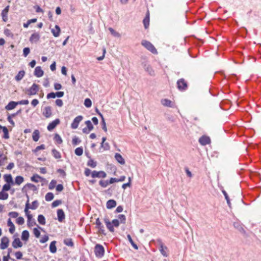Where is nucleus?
I'll return each instance as SVG.
<instances>
[{"label": "nucleus", "instance_id": "obj_1", "mask_svg": "<svg viewBox=\"0 0 261 261\" xmlns=\"http://www.w3.org/2000/svg\"><path fill=\"white\" fill-rule=\"evenodd\" d=\"M141 44L151 53L153 54H158L157 50L150 42L143 40L141 42Z\"/></svg>", "mask_w": 261, "mask_h": 261}, {"label": "nucleus", "instance_id": "obj_2", "mask_svg": "<svg viewBox=\"0 0 261 261\" xmlns=\"http://www.w3.org/2000/svg\"><path fill=\"white\" fill-rule=\"evenodd\" d=\"M39 90V86L34 83L31 87L25 89V93L29 96L36 95Z\"/></svg>", "mask_w": 261, "mask_h": 261}, {"label": "nucleus", "instance_id": "obj_3", "mask_svg": "<svg viewBox=\"0 0 261 261\" xmlns=\"http://www.w3.org/2000/svg\"><path fill=\"white\" fill-rule=\"evenodd\" d=\"M177 87L179 91L183 92L187 90L188 86L187 82L183 78L179 79L177 81Z\"/></svg>", "mask_w": 261, "mask_h": 261}, {"label": "nucleus", "instance_id": "obj_4", "mask_svg": "<svg viewBox=\"0 0 261 261\" xmlns=\"http://www.w3.org/2000/svg\"><path fill=\"white\" fill-rule=\"evenodd\" d=\"M95 255L97 257H102L105 254V249L102 245L97 244L94 247Z\"/></svg>", "mask_w": 261, "mask_h": 261}, {"label": "nucleus", "instance_id": "obj_5", "mask_svg": "<svg viewBox=\"0 0 261 261\" xmlns=\"http://www.w3.org/2000/svg\"><path fill=\"white\" fill-rule=\"evenodd\" d=\"M158 242L159 244L160 245V251L161 252V253L165 257H167L168 254L166 251V250H167V247L164 245L162 240L161 239L158 240Z\"/></svg>", "mask_w": 261, "mask_h": 261}, {"label": "nucleus", "instance_id": "obj_6", "mask_svg": "<svg viewBox=\"0 0 261 261\" xmlns=\"http://www.w3.org/2000/svg\"><path fill=\"white\" fill-rule=\"evenodd\" d=\"M96 227L98 229L99 233L106 235L105 230L103 225L100 222L99 218H97L95 221Z\"/></svg>", "mask_w": 261, "mask_h": 261}, {"label": "nucleus", "instance_id": "obj_7", "mask_svg": "<svg viewBox=\"0 0 261 261\" xmlns=\"http://www.w3.org/2000/svg\"><path fill=\"white\" fill-rule=\"evenodd\" d=\"M83 116L79 115L76 117L71 124L72 129H76L78 127L80 122L83 120Z\"/></svg>", "mask_w": 261, "mask_h": 261}, {"label": "nucleus", "instance_id": "obj_8", "mask_svg": "<svg viewBox=\"0 0 261 261\" xmlns=\"http://www.w3.org/2000/svg\"><path fill=\"white\" fill-rule=\"evenodd\" d=\"M91 176L93 178L98 177V178H105L107 176V174L103 171H93L91 173Z\"/></svg>", "mask_w": 261, "mask_h": 261}, {"label": "nucleus", "instance_id": "obj_9", "mask_svg": "<svg viewBox=\"0 0 261 261\" xmlns=\"http://www.w3.org/2000/svg\"><path fill=\"white\" fill-rule=\"evenodd\" d=\"M199 142L202 145H206L211 143L210 138L206 136H202L199 139Z\"/></svg>", "mask_w": 261, "mask_h": 261}, {"label": "nucleus", "instance_id": "obj_10", "mask_svg": "<svg viewBox=\"0 0 261 261\" xmlns=\"http://www.w3.org/2000/svg\"><path fill=\"white\" fill-rule=\"evenodd\" d=\"M9 244V240L7 237H3L1 239V242L0 244V248L1 249H5L7 248Z\"/></svg>", "mask_w": 261, "mask_h": 261}, {"label": "nucleus", "instance_id": "obj_11", "mask_svg": "<svg viewBox=\"0 0 261 261\" xmlns=\"http://www.w3.org/2000/svg\"><path fill=\"white\" fill-rule=\"evenodd\" d=\"M60 121L59 119H56L55 120L49 123L47 127L48 130L51 131L53 130L57 126V125L60 123Z\"/></svg>", "mask_w": 261, "mask_h": 261}, {"label": "nucleus", "instance_id": "obj_12", "mask_svg": "<svg viewBox=\"0 0 261 261\" xmlns=\"http://www.w3.org/2000/svg\"><path fill=\"white\" fill-rule=\"evenodd\" d=\"M27 188L30 189L33 191H37V187L31 183H28L22 189V192L23 193H26L27 192Z\"/></svg>", "mask_w": 261, "mask_h": 261}, {"label": "nucleus", "instance_id": "obj_13", "mask_svg": "<svg viewBox=\"0 0 261 261\" xmlns=\"http://www.w3.org/2000/svg\"><path fill=\"white\" fill-rule=\"evenodd\" d=\"M44 71L40 66H37L34 70V74L37 77H40L43 75Z\"/></svg>", "mask_w": 261, "mask_h": 261}, {"label": "nucleus", "instance_id": "obj_14", "mask_svg": "<svg viewBox=\"0 0 261 261\" xmlns=\"http://www.w3.org/2000/svg\"><path fill=\"white\" fill-rule=\"evenodd\" d=\"M57 216L58 220L60 222H62L65 219V215L62 209H58L57 210Z\"/></svg>", "mask_w": 261, "mask_h": 261}, {"label": "nucleus", "instance_id": "obj_15", "mask_svg": "<svg viewBox=\"0 0 261 261\" xmlns=\"http://www.w3.org/2000/svg\"><path fill=\"white\" fill-rule=\"evenodd\" d=\"M4 180L6 184L14 185V181L13 180L12 176L10 174H5L4 175Z\"/></svg>", "mask_w": 261, "mask_h": 261}, {"label": "nucleus", "instance_id": "obj_16", "mask_svg": "<svg viewBox=\"0 0 261 261\" xmlns=\"http://www.w3.org/2000/svg\"><path fill=\"white\" fill-rule=\"evenodd\" d=\"M22 243L20 241L19 238H15L12 242V246L14 248H20L22 246Z\"/></svg>", "mask_w": 261, "mask_h": 261}, {"label": "nucleus", "instance_id": "obj_17", "mask_svg": "<svg viewBox=\"0 0 261 261\" xmlns=\"http://www.w3.org/2000/svg\"><path fill=\"white\" fill-rule=\"evenodd\" d=\"M9 6H7L2 11V16L4 21H7L8 20V13L9 10Z\"/></svg>", "mask_w": 261, "mask_h": 261}, {"label": "nucleus", "instance_id": "obj_18", "mask_svg": "<svg viewBox=\"0 0 261 261\" xmlns=\"http://www.w3.org/2000/svg\"><path fill=\"white\" fill-rule=\"evenodd\" d=\"M104 222L106 223V225L107 226V228L111 232H114V228L113 227V225H112V222H111L109 219L107 218H106L104 219Z\"/></svg>", "mask_w": 261, "mask_h": 261}, {"label": "nucleus", "instance_id": "obj_19", "mask_svg": "<svg viewBox=\"0 0 261 261\" xmlns=\"http://www.w3.org/2000/svg\"><path fill=\"white\" fill-rule=\"evenodd\" d=\"M43 114L46 118H49L52 115L51 107H46L44 109Z\"/></svg>", "mask_w": 261, "mask_h": 261}, {"label": "nucleus", "instance_id": "obj_20", "mask_svg": "<svg viewBox=\"0 0 261 261\" xmlns=\"http://www.w3.org/2000/svg\"><path fill=\"white\" fill-rule=\"evenodd\" d=\"M51 33L55 37H59L61 32L60 28L59 25H56L55 29H53L51 30Z\"/></svg>", "mask_w": 261, "mask_h": 261}, {"label": "nucleus", "instance_id": "obj_21", "mask_svg": "<svg viewBox=\"0 0 261 261\" xmlns=\"http://www.w3.org/2000/svg\"><path fill=\"white\" fill-rule=\"evenodd\" d=\"M40 39V35L37 33H35L32 34L30 38V41L31 42H37Z\"/></svg>", "mask_w": 261, "mask_h": 261}, {"label": "nucleus", "instance_id": "obj_22", "mask_svg": "<svg viewBox=\"0 0 261 261\" xmlns=\"http://www.w3.org/2000/svg\"><path fill=\"white\" fill-rule=\"evenodd\" d=\"M7 225H8V226L10 227V228L9 229V232L11 234H13L14 232V231H15V225H14L13 223L11 221V220L10 218H9L8 220Z\"/></svg>", "mask_w": 261, "mask_h": 261}, {"label": "nucleus", "instance_id": "obj_23", "mask_svg": "<svg viewBox=\"0 0 261 261\" xmlns=\"http://www.w3.org/2000/svg\"><path fill=\"white\" fill-rule=\"evenodd\" d=\"M116 206V201L113 199L109 200L106 204L108 209H111Z\"/></svg>", "mask_w": 261, "mask_h": 261}, {"label": "nucleus", "instance_id": "obj_24", "mask_svg": "<svg viewBox=\"0 0 261 261\" xmlns=\"http://www.w3.org/2000/svg\"><path fill=\"white\" fill-rule=\"evenodd\" d=\"M115 158L116 161L121 165H124L125 164L124 159L120 154L116 153L115 154Z\"/></svg>", "mask_w": 261, "mask_h": 261}, {"label": "nucleus", "instance_id": "obj_25", "mask_svg": "<svg viewBox=\"0 0 261 261\" xmlns=\"http://www.w3.org/2000/svg\"><path fill=\"white\" fill-rule=\"evenodd\" d=\"M17 105H18L17 102L12 101L8 103V104L6 106L5 109L7 110H11L14 109Z\"/></svg>", "mask_w": 261, "mask_h": 261}, {"label": "nucleus", "instance_id": "obj_26", "mask_svg": "<svg viewBox=\"0 0 261 261\" xmlns=\"http://www.w3.org/2000/svg\"><path fill=\"white\" fill-rule=\"evenodd\" d=\"M106 139V137H102V142L101 143V147L103 148L105 150H108L110 149V147L108 143H105Z\"/></svg>", "mask_w": 261, "mask_h": 261}, {"label": "nucleus", "instance_id": "obj_27", "mask_svg": "<svg viewBox=\"0 0 261 261\" xmlns=\"http://www.w3.org/2000/svg\"><path fill=\"white\" fill-rule=\"evenodd\" d=\"M39 137H40V132H39V130L35 129L34 131V132L33 133V135H32V138H33V141H34L35 142H37L39 139Z\"/></svg>", "mask_w": 261, "mask_h": 261}, {"label": "nucleus", "instance_id": "obj_28", "mask_svg": "<svg viewBox=\"0 0 261 261\" xmlns=\"http://www.w3.org/2000/svg\"><path fill=\"white\" fill-rule=\"evenodd\" d=\"M56 241H52L49 245V251L52 253H55L57 252V247L56 246Z\"/></svg>", "mask_w": 261, "mask_h": 261}, {"label": "nucleus", "instance_id": "obj_29", "mask_svg": "<svg viewBox=\"0 0 261 261\" xmlns=\"http://www.w3.org/2000/svg\"><path fill=\"white\" fill-rule=\"evenodd\" d=\"M143 24L144 28L146 29L148 28L149 25V12L147 13L145 17L143 19Z\"/></svg>", "mask_w": 261, "mask_h": 261}, {"label": "nucleus", "instance_id": "obj_30", "mask_svg": "<svg viewBox=\"0 0 261 261\" xmlns=\"http://www.w3.org/2000/svg\"><path fill=\"white\" fill-rule=\"evenodd\" d=\"M161 103L163 106H166V107H170V108L173 107V106L172 105L171 101L170 100H169V99H162Z\"/></svg>", "mask_w": 261, "mask_h": 261}, {"label": "nucleus", "instance_id": "obj_31", "mask_svg": "<svg viewBox=\"0 0 261 261\" xmlns=\"http://www.w3.org/2000/svg\"><path fill=\"white\" fill-rule=\"evenodd\" d=\"M25 74V71L24 70H21L19 71L18 74L15 76V79L17 81H20L22 79Z\"/></svg>", "mask_w": 261, "mask_h": 261}, {"label": "nucleus", "instance_id": "obj_32", "mask_svg": "<svg viewBox=\"0 0 261 261\" xmlns=\"http://www.w3.org/2000/svg\"><path fill=\"white\" fill-rule=\"evenodd\" d=\"M24 181V178L21 176H17L15 177L14 185H20Z\"/></svg>", "mask_w": 261, "mask_h": 261}, {"label": "nucleus", "instance_id": "obj_33", "mask_svg": "<svg viewBox=\"0 0 261 261\" xmlns=\"http://www.w3.org/2000/svg\"><path fill=\"white\" fill-rule=\"evenodd\" d=\"M29 238V232L28 230H23L21 234V239L23 241H27L28 240Z\"/></svg>", "mask_w": 261, "mask_h": 261}, {"label": "nucleus", "instance_id": "obj_34", "mask_svg": "<svg viewBox=\"0 0 261 261\" xmlns=\"http://www.w3.org/2000/svg\"><path fill=\"white\" fill-rule=\"evenodd\" d=\"M63 243L65 245L70 247H73L74 246V243L72 241V240L70 238H67L64 240Z\"/></svg>", "mask_w": 261, "mask_h": 261}, {"label": "nucleus", "instance_id": "obj_35", "mask_svg": "<svg viewBox=\"0 0 261 261\" xmlns=\"http://www.w3.org/2000/svg\"><path fill=\"white\" fill-rule=\"evenodd\" d=\"M52 154L54 157L56 159H59L61 158V153L59 151H58L56 149H53L51 151Z\"/></svg>", "mask_w": 261, "mask_h": 261}, {"label": "nucleus", "instance_id": "obj_36", "mask_svg": "<svg viewBox=\"0 0 261 261\" xmlns=\"http://www.w3.org/2000/svg\"><path fill=\"white\" fill-rule=\"evenodd\" d=\"M7 160V156L3 154V153L0 151V166L4 165L5 161Z\"/></svg>", "mask_w": 261, "mask_h": 261}, {"label": "nucleus", "instance_id": "obj_37", "mask_svg": "<svg viewBox=\"0 0 261 261\" xmlns=\"http://www.w3.org/2000/svg\"><path fill=\"white\" fill-rule=\"evenodd\" d=\"M38 221L41 225L45 224V218L42 215H39L38 216Z\"/></svg>", "mask_w": 261, "mask_h": 261}, {"label": "nucleus", "instance_id": "obj_38", "mask_svg": "<svg viewBox=\"0 0 261 261\" xmlns=\"http://www.w3.org/2000/svg\"><path fill=\"white\" fill-rule=\"evenodd\" d=\"M9 195L7 193L2 191L0 192V200H6L8 198Z\"/></svg>", "mask_w": 261, "mask_h": 261}, {"label": "nucleus", "instance_id": "obj_39", "mask_svg": "<svg viewBox=\"0 0 261 261\" xmlns=\"http://www.w3.org/2000/svg\"><path fill=\"white\" fill-rule=\"evenodd\" d=\"M54 139L58 144H61L63 142L61 137L58 134L55 135Z\"/></svg>", "mask_w": 261, "mask_h": 261}, {"label": "nucleus", "instance_id": "obj_40", "mask_svg": "<svg viewBox=\"0 0 261 261\" xmlns=\"http://www.w3.org/2000/svg\"><path fill=\"white\" fill-rule=\"evenodd\" d=\"M54 195L51 192L47 193L45 196V200L47 201H50L54 199Z\"/></svg>", "mask_w": 261, "mask_h": 261}, {"label": "nucleus", "instance_id": "obj_41", "mask_svg": "<svg viewBox=\"0 0 261 261\" xmlns=\"http://www.w3.org/2000/svg\"><path fill=\"white\" fill-rule=\"evenodd\" d=\"M127 238L129 242L131 244V245L133 246V247L135 249L137 250L138 249V247L137 245L133 241V239H132V237H131L130 235V234H127Z\"/></svg>", "mask_w": 261, "mask_h": 261}, {"label": "nucleus", "instance_id": "obj_42", "mask_svg": "<svg viewBox=\"0 0 261 261\" xmlns=\"http://www.w3.org/2000/svg\"><path fill=\"white\" fill-rule=\"evenodd\" d=\"M87 165L92 168H95L97 165V163L95 162L93 159H90L87 162Z\"/></svg>", "mask_w": 261, "mask_h": 261}, {"label": "nucleus", "instance_id": "obj_43", "mask_svg": "<svg viewBox=\"0 0 261 261\" xmlns=\"http://www.w3.org/2000/svg\"><path fill=\"white\" fill-rule=\"evenodd\" d=\"M145 71L151 76H154L155 75L154 71L150 65H147V68H146Z\"/></svg>", "mask_w": 261, "mask_h": 261}, {"label": "nucleus", "instance_id": "obj_44", "mask_svg": "<svg viewBox=\"0 0 261 261\" xmlns=\"http://www.w3.org/2000/svg\"><path fill=\"white\" fill-rule=\"evenodd\" d=\"M2 130L4 133L3 138L6 139H9V135L8 128L6 126H4V128Z\"/></svg>", "mask_w": 261, "mask_h": 261}, {"label": "nucleus", "instance_id": "obj_45", "mask_svg": "<svg viewBox=\"0 0 261 261\" xmlns=\"http://www.w3.org/2000/svg\"><path fill=\"white\" fill-rule=\"evenodd\" d=\"M118 218L120 222L122 224H125L126 221V217L124 215L120 214L118 216Z\"/></svg>", "mask_w": 261, "mask_h": 261}, {"label": "nucleus", "instance_id": "obj_46", "mask_svg": "<svg viewBox=\"0 0 261 261\" xmlns=\"http://www.w3.org/2000/svg\"><path fill=\"white\" fill-rule=\"evenodd\" d=\"M109 31L110 32L111 34L114 36V37H119L120 36V35L119 33L115 31L113 28H109Z\"/></svg>", "mask_w": 261, "mask_h": 261}, {"label": "nucleus", "instance_id": "obj_47", "mask_svg": "<svg viewBox=\"0 0 261 261\" xmlns=\"http://www.w3.org/2000/svg\"><path fill=\"white\" fill-rule=\"evenodd\" d=\"M81 142V140L76 136H74L72 140V143L73 145H77Z\"/></svg>", "mask_w": 261, "mask_h": 261}, {"label": "nucleus", "instance_id": "obj_48", "mask_svg": "<svg viewBox=\"0 0 261 261\" xmlns=\"http://www.w3.org/2000/svg\"><path fill=\"white\" fill-rule=\"evenodd\" d=\"M11 186H13V185L6 184H5L2 188V190L3 192L8 191L11 189Z\"/></svg>", "mask_w": 261, "mask_h": 261}, {"label": "nucleus", "instance_id": "obj_49", "mask_svg": "<svg viewBox=\"0 0 261 261\" xmlns=\"http://www.w3.org/2000/svg\"><path fill=\"white\" fill-rule=\"evenodd\" d=\"M75 154L76 155L81 156L83 153V149L82 147H77L75 149Z\"/></svg>", "mask_w": 261, "mask_h": 261}, {"label": "nucleus", "instance_id": "obj_50", "mask_svg": "<svg viewBox=\"0 0 261 261\" xmlns=\"http://www.w3.org/2000/svg\"><path fill=\"white\" fill-rule=\"evenodd\" d=\"M42 177L40 176L39 175L36 174L33 175V176L31 177V179L32 181L38 182L39 181L38 179H41Z\"/></svg>", "mask_w": 261, "mask_h": 261}, {"label": "nucleus", "instance_id": "obj_51", "mask_svg": "<svg viewBox=\"0 0 261 261\" xmlns=\"http://www.w3.org/2000/svg\"><path fill=\"white\" fill-rule=\"evenodd\" d=\"M84 105L87 108L91 107L92 106L91 100L88 98H86L84 101Z\"/></svg>", "mask_w": 261, "mask_h": 261}, {"label": "nucleus", "instance_id": "obj_52", "mask_svg": "<svg viewBox=\"0 0 261 261\" xmlns=\"http://www.w3.org/2000/svg\"><path fill=\"white\" fill-rule=\"evenodd\" d=\"M56 184H57V181L56 180H54V179L52 180L49 184L48 189L49 190L54 189L55 188V187H56Z\"/></svg>", "mask_w": 261, "mask_h": 261}, {"label": "nucleus", "instance_id": "obj_53", "mask_svg": "<svg viewBox=\"0 0 261 261\" xmlns=\"http://www.w3.org/2000/svg\"><path fill=\"white\" fill-rule=\"evenodd\" d=\"M4 33L7 37H13V34H12L11 31L9 29H6L4 30Z\"/></svg>", "mask_w": 261, "mask_h": 261}, {"label": "nucleus", "instance_id": "obj_54", "mask_svg": "<svg viewBox=\"0 0 261 261\" xmlns=\"http://www.w3.org/2000/svg\"><path fill=\"white\" fill-rule=\"evenodd\" d=\"M39 206V203L37 200L34 201L32 203V205L30 207L32 210H36Z\"/></svg>", "mask_w": 261, "mask_h": 261}, {"label": "nucleus", "instance_id": "obj_55", "mask_svg": "<svg viewBox=\"0 0 261 261\" xmlns=\"http://www.w3.org/2000/svg\"><path fill=\"white\" fill-rule=\"evenodd\" d=\"M99 184L103 188H106L107 187L108 185H109V182H108V180H101L99 181Z\"/></svg>", "mask_w": 261, "mask_h": 261}, {"label": "nucleus", "instance_id": "obj_56", "mask_svg": "<svg viewBox=\"0 0 261 261\" xmlns=\"http://www.w3.org/2000/svg\"><path fill=\"white\" fill-rule=\"evenodd\" d=\"M85 124L87 125V128H88L89 129L92 130L93 129V126L90 120H87L85 121Z\"/></svg>", "mask_w": 261, "mask_h": 261}, {"label": "nucleus", "instance_id": "obj_57", "mask_svg": "<svg viewBox=\"0 0 261 261\" xmlns=\"http://www.w3.org/2000/svg\"><path fill=\"white\" fill-rule=\"evenodd\" d=\"M30 53V49L29 47H24L23 49V55L24 57H27Z\"/></svg>", "mask_w": 261, "mask_h": 261}, {"label": "nucleus", "instance_id": "obj_58", "mask_svg": "<svg viewBox=\"0 0 261 261\" xmlns=\"http://www.w3.org/2000/svg\"><path fill=\"white\" fill-rule=\"evenodd\" d=\"M16 223L20 225H21L24 224V220L23 217H19L17 218L16 219Z\"/></svg>", "mask_w": 261, "mask_h": 261}, {"label": "nucleus", "instance_id": "obj_59", "mask_svg": "<svg viewBox=\"0 0 261 261\" xmlns=\"http://www.w3.org/2000/svg\"><path fill=\"white\" fill-rule=\"evenodd\" d=\"M45 148V146L44 144H42L41 145L37 146L34 150H33L34 152H36L40 150H43Z\"/></svg>", "mask_w": 261, "mask_h": 261}, {"label": "nucleus", "instance_id": "obj_60", "mask_svg": "<svg viewBox=\"0 0 261 261\" xmlns=\"http://www.w3.org/2000/svg\"><path fill=\"white\" fill-rule=\"evenodd\" d=\"M62 201L61 200H56L51 203V206L55 207L58 206L59 204H61Z\"/></svg>", "mask_w": 261, "mask_h": 261}, {"label": "nucleus", "instance_id": "obj_61", "mask_svg": "<svg viewBox=\"0 0 261 261\" xmlns=\"http://www.w3.org/2000/svg\"><path fill=\"white\" fill-rule=\"evenodd\" d=\"M18 213L16 212H11L9 213L8 215L13 218H16L18 216Z\"/></svg>", "mask_w": 261, "mask_h": 261}, {"label": "nucleus", "instance_id": "obj_62", "mask_svg": "<svg viewBox=\"0 0 261 261\" xmlns=\"http://www.w3.org/2000/svg\"><path fill=\"white\" fill-rule=\"evenodd\" d=\"M33 233L36 238H39L40 236V232L37 228H34L33 229Z\"/></svg>", "mask_w": 261, "mask_h": 261}, {"label": "nucleus", "instance_id": "obj_63", "mask_svg": "<svg viewBox=\"0 0 261 261\" xmlns=\"http://www.w3.org/2000/svg\"><path fill=\"white\" fill-rule=\"evenodd\" d=\"M48 237L47 235H45L43 236L41 239L40 240V242L41 243H44L46 242L48 240Z\"/></svg>", "mask_w": 261, "mask_h": 261}, {"label": "nucleus", "instance_id": "obj_64", "mask_svg": "<svg viewBox=\"0 0 261 261\" xmlns=\"http://www.w3.org/2000/svg\"><path fill=\"white\" fill-rule=\"evenodd\" d=\"M112 225H113V227H118L119 225V221L118 219H114L112 221Z\"/></svg>", "mask_w": 261, "mask_h": 261}]
</instances>
